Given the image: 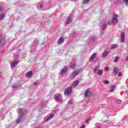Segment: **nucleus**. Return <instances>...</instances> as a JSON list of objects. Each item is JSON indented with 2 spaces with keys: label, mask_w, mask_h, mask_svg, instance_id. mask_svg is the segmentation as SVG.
Masks as SVG:
<instances>
[{
  "label": "nucleus",
  "mask_w": 128,
  "mask_h": 128,
  "mask_svg": "<svg viewBox=\"0 0 128 128\" xmlns=\"http://www.w3.org/2000/svg\"><path fill=\"white\" fill-rule=\"evenodd\" d=\"M17 112L18 114V118L16 120V124H20L24 120V113L22 112V109L20 108L17 110Z\"/></svg>",
  "instance_id": "1"
},
{
  "label": "nucleus",
  "mask_w": 128,
  "mask_h": 128,
  "mask_svg": "<svg viewBox=\"0 0 128 128\" xmlns=\"http://www.w3.org/2000/svg\"><path fill=\"white\" fill-rule=\"evenodd\" d=\"M118 15L116 14H114L113 16V18L112 20H109L108 22L106 24L107 26H110L112 24H118Z\"/></svg>",
  "instance_id": "2"
},
{
  "label": "nucleus",
  "mask_w": 128,
  "mask_h": 128,
  "mask_svg": "<svg viewBox=\"0 0 128 128\" xmlns=\"http://www.w3.org/2000/svg\"><path fill=\"white\" fill-rule=\"evenodd\" d=\"M82 70L80 69L74 71L72 72V74L70 75V78H71L72 80H74V78L76 76H78V74H80V72H82Z\"/></svg>",
  "instance_id": "3"
},
{
  "label": "nucleus",
  "mask_w": 128,
  "mask_h": 128,
  "mask_svg": "<svg viewBox=\"0 0 128 128\" xmlns=\"http://www.w3.org/2000/svg\"><path fill=\"white\" fill-rule=\"evenodd\" d=\"M6 37L4 36L2 34L0 36V48H3L6 44Z\"/></svg>",
  "instance_id": "4"
},
{
  "label": "nucleus",
  "mask_w": 128,
  "mask_h": 128,
  "mask_svg": "<svg viewBox=\"0 0 128 128\" xmlns=\"http://www.w3.org/2000/svg\"><path fill=\"white\" fill-rule=\"evenodd\" d=\"M72 87L69 86L66 88L64 90V94L65 96H70V94H72Z\"/></svg>",
  "instance_id": "5"
},
{
  "label": "nucleus",
  "mask_w": 128,
  "mask_h": 128,
  "mask_svg": "<svg viewBox=\"0 0 128 128\" xmlns=\"http://www.w3.org/2000/svg\"><path fill=\"white\" fill-rule=\"evenodd\" d=\"M54 98L58 102H62V98L60 94H56L54 95Z\"/></svg>",
  "instance_id": "6"
},
{
  "label": "nucleus",
  "mask_w": 128,
  "mask_h": 128,
  "mask_svg": "<svg viewBox=\"0 0 128 128\" xmlns=\"http://www.w3.org/2000/svg\"><path fill=\"white\" fill-rule=\"evenodd\" d=\"M18 61L16 60H14L13 61V62H12V64H11V66L12 68H16V66H18Z\"/></svg>",
  "instance_id": "7"
},
{
  "label": "nucleus",
  "mask_w": 128,
  "mask_h": 128,
  "mask_svg": "<svg viewBox=\"0 0 128 128\" xmlns=\"http://www.w3.org/2000/svg\"><path fill=\"white\" fill-rule=\"evenodd\" d=\"M68 70V68L64 67L63 69L61 70L60 74H66V72Z\"/></svg>",
  "instance_id": "8"
},
{
  "label": "nucleus",
  "mask_w": 128,
  "mask_h": 128,
  "mask_svg": "<svg viewBox=\"0 0 128 128\" xmlns=\"http://www.w3.org/2000/svg\"><path fill=\"white\" fill-rule=\"evenodd\" d=\"M121 39H120V42H124V33L122 32L120 34Z\"/></svg>",
  "instance_id": "9"
},
{
  "label": "nucleus",
  "mask_w": 128,
  "mask_h": 128,
  "mask_svg": "<svg viewBox=\"0 0 128 128\" xmlns=\"http://www.w3.org/2000/svg\"><path fill=\"white\" fill-rule=\"evenodd\" d=\"M79 84H80V81L76 80L73 83H72V86H73V88H74L76 86H78Z\"/></svg>",
  "instance_id": "10"
},
{
  "label": "nucleus",
  "mask_w": 128,
  "mask_h": 128,
  "mask_svg": "<svg viewBox=\"0 0 128 128\" xmlns=\"http://www.w3.org/2000/svg\"><path fill=\"white\" fill-rule=\"evenodd\" d=\"M72 16H70L66 22V24H70L72 22Z\"/></svg>",
  "instance_id": "11"
},
{
  "label": "nucleus",
  "mask_w": 128,
  "mask_h": 128,
  "mask_svg": "<svg viewBox=\"0 0 128 128\" xmlns=\"http://www.w3.org/2000/svg\"><path fill=\"white\" fill-rule=\"evenodd\" d=\"M95 58H96V53L93 54L90 59V62H94V60Z\"/></svg>",
  "instance_id": "12"
},
{
  "label": "nucleus",
  "mask_w": 128,
  "mask_h": 128,
  "mask_svg": "<svg viewBox=\"0 0 128 128\" xmlns=\"http://www.w3.org/2000/svg\"><path fill=\"white\" fill-rule=\"evenodd\" d=\"M90 88H88L86 90V91L84 92V97L88 98V94H90Z\"/></svg>",
  "instance_id": "13"
},
{
  "label": "nucleus",
  "mask_w": 128,
  "mask_h": 128,
  "mask_svg": "<svg viewBox=\"0 0 128 128\" xmlns=\"http://www.w3.org/2000/svg\"><path fill=\"white\" fill-rule=\"evenodd\" d=\"M64 40L62 37H61L58 39V44H64Z\"/></svg>",
  "instance_id": "14"
},
{
  "label": "nucleus",
  "mask_w": 128,
  "mask_h": 128,
  "mask_svg": "<svg viewBox=\"0 0 128 128\" xmlns=\"http://www.w3.org/2000/svg\"><path fill=\"white\" fill-rule=\"evenodd\" d=\"M116 88V86H110V92H114V89Z\"/></svg>",
  "instance_id": "15"
},
{
  "label": "nucleus",
  "mask_w": 128,
  "mask_h": 128,
  "mask_svg": "<svg viewBox=\"0 0 128 128\" xmlns=\"http://www.w3.org/2000/svg\"><path fill=\"white\" fill-rule=\"evenodd\" d=\"M118 74V68H114V76H116Z\"/></svg>",
  "instance_id": "16"
},
{
  "label": "nucleus",
  "mask_w": 128,
  "mask_h": 128,
  "mask_svg": "<svg viewBox=\"0 0 128 128\" xmlns=\"http://www.w3.org/2000/svg\"><path fill=\"white\" fill-rule=\"evenodd\" d=\"M32 71H29L27 74H26V76L27 78H30L32 76Z\"/></svg>",
  "instance_id": "17"
},
{
  "label": "nucleus",
  "mask_w": 128,
  "mask_h": 128,
  "mask_svg": "<svg viewBox=\"0 0 128 128\" xmlns=\"http://www.w3.org/2000/svg\"><path fill=\"white\" fill-rule=\"evenodd\" d=\"M76 66V64H72L69 65V68H72V70H74Z\"/></svg>",
  "instance_id": "18"
},
{
  "label": "nucleus",
  "mask_w": 128,
  "mask_h": 128,
  "mask_svg": "<svg viewBox=\"0 0 128 128\" xmlns=\"http://www.w3.org/2000/svg\"><path fill=\"white\" fill-rule=\"evenodd\" d=\"M104 58H106L108 56V51H104L102 54Z\"/></svg>",
  "instance_id": "19"
},
{
  "label": "nucleus",
  "mask_w": 128,
  "mask_h": 128,
  "mask_svg": "<svg viewBox=\"0 0 128 128\" xmlns=\"http://www.w3.org/2000/svg\"><path fill=\"white\" fill-rule=\"evenodd\" d=\"M98 76H102V70H99L96 73Z\"/></svg>",
  "instance_id": "20"
},
{
  "label": "nucleus",
  "mask_w": 128,
  "mask_h": 128,
  "mask_svg": "<svg viewBox=\"0 0 128 128\" xmlns=\"http://www.w3.org/2000/svg\"><path fill=\"white\" fill-rule=\"evenodd\" d=\"M34 44H38V38H36L33 42Z\"/></svg>",
  "instance_id": "21"
},
{
  "label": "nucleus",
  "mask_w": 128,
  "mask_h": 128,
  "mask_svg": "<svg viewBox=\"0 0 128 128\" xmlns=\"http://www.w3.org/2000/svg\"><path fill=\"white\" fill-rule=\"evenodd\" d=\"M6 17V15L4 14H0V20H4Z\"/></svg>",
  "instance_id": "22"
},
{
  "label": "nucleus",
  "mask_w": 128,
  "mask_h": 128,
  "mask_svg": "<svg viewBox=\"0 0 128 128\" xmlns=\"http://www.w3.org/2000/svg\"><path fill=\"white\" fill-rule=\"evenodd\" d=\"M116 46H118V45L116 44H114L111 46V50H114L116 48Z\"/></svg>",
  "instance_id": "23"
},
{
  "label": "nucleus",
  "mask_w": 128,
  "mask_h": 128,
  "mask_svg": "<svg viewBox=\"0 0 128 128\" xmlns=\"http://www.w3.org/2000/svg\"><path fill=\"white\" fill-rule=\"evenodd\" d=\"M54 118V114H51L47 118V120H52Z\"/></svg>",
  "instance_id": "24"
},
{
  "label": "nucleus",
  "mask_w": 128,
  "mask_h": 128,
  "mask_svg": "<svg viewBox=\"0 0 128 128\" xmlns=\"http://www.w3.org/2000/svg\"><path fill=\"white\" fill-rule=\"evenodd\" d=\"M38 6H39V8H40L41 10L44 8V4H38Z\"/></svg>",
  "instance_id": "25"
},
{
  "label": "nucleus",
  "mask_w": 128,
  "mask_h": 128,
  "mask_svg": "<svg viewBox=\"0 0 128 128\" xmlns=\"http://www.w3.org/2000/svg\"><path fill=\"white\" fill-rule=\"evenodd\" d=\"M98 67H95L94 68V74H96L98 72Z\"/></svg>",
  "instance_id": "26"
},
{
  "label": "nucleus",
  "mask_w": 128,
  "mask_h": 128,
  "mask_svg": "<svg viewBox=\"0 0 128 128\" xmlns=\"http://www.w3.org/2000/svg\"><path fill=\"white\" fill-rule=\"evenodd\" d=\"M106 26H108V24H103V26H102V30H105L106 28Z\"/></svg>",
  "instance_id": "27"
},
{
  "label": "nucleus",
  "mask_w": 128,
  "mask_h": 128,
  "mask_svg": "<svg viewBox=\"0 0 128 128\" xmlns=\"http://www.w3.org/2000/svg\"><path fill=\"white\" fill-rule=\"evenodd\" d=\"M103 82H104V84H110V81L106 80H104L103 81Z\"/></svg>",
  "instance_id": "28"
},
{
  "label": "nucleus",
  "mask_w": 128,
  "mask_h": 128,
  "mask_svg": "<svg viewBox=\"0 0 128 128\" xmlns=\"http://www.w3.org/2000/svg\"><path fill=\"white\" fill-rule=\"evenodd\" d=\"M118 60H120L119 57H116L114 60V62H118Z\"/></svg>",
  "instance_id": "29"
},
{
  "label": "nucleus",
  "mask_w": 128,
  "mask_h": 128,
  "mask_svg": "<svg viewBox=\"0 0 128 128\" xmlns=\"http://www.w3.org/2000/svg\"><path fill=\"white\" fill-rule=\"evenodd\" d=\"M88 2H90V0H83V4H88Z\"/></svg>",
  "instance_id": "30"
},
{
  "label": "nucleus",
  "mask_w": 128,
  "mask_h": 128,
  "mask_svg": "<svg viewBox=\"0 0 128 128\" xmlns=\"http://www.w3.org/2000/svg\"><path fill=\"white\" fill-rule=\"evenodd\" d=\"M96 40V36H94L92 38V40L93 41V42H94V40Z\"/></svg>",
  "instance_id": "31"
},
{
  "label": "nucleus",
  "mask_w": 128,
  "mask_h": 128,
  "mask_svg": "<svg viewBox=\"0 0 128 128\" xmlns=\"http://www.w3.org/2000/svg\"><path fill=\"white\" fill-rule=\"evenodd\" d=\"M12 88H18V85L17 84L12 85Z\"/></svg>",
  "instance_id": "32"
},
{
  "label": "nucleus",
  "mask_w": 128,
  "mask_h": 128,
  "mask_svg": "<svg viewBox=\"0 0 128 128\" xmlns=\"http://www.w3.org/2000/svg\"><path fill=\"white\" fill-rule=\"evenodd\" d=\"M74 104V102L72 100H70L68 101L69 104Z\"/></svg>",
  "instance_id": "33"
},
{
  "label": "nucleus",
  "mask_w": 128,
  "mask_h": 128,
  "mask_svg": "<svg viewBox=\"0 0 128 128\" xmlns=\"http://www.w3.org/2000/svg\"><path fill=\"white\" fill-rule=\"evenodd\" d=\"M90 118H89L87 119L86 121V124H88V122H90Z\"/></svg>",
  "instance_id": "34"
},
{
  "label": "nucleus",
  "mask_w": 128,
  "mask_h": 128,
  "mask_svg": "<svg viewBox=\"0 0 128 128\" xmlns=\"http://www.w3.org/2000/svg\"><path fill=\"white\" fill-rule=\"evenodd\" d=\"M4 10V6H0V12H2Z\"/></svg>",
  "instance_id": "35"
},
{
  "label": "nucleus",
  "mask_w": 128,
  "mask_h": 128,
  "mask_svg": "<svg viewBox=\"0 0 128 128\" xmlns=\"http://www.w3.org/2000/svg\"><path fill=\"white\" fill-rule=\"evenodd\" d=\"M118 76H122V74L121 73V72H119L118 73Z\"/></svg>",
  "instance_id": "36"
},
{
  "label": "nucleus",
  "mask_w": 128,
  "mask_h": 128,
  "mask_svg": "<svg viewBox=\"0 0 128 128\" xmlns=\"http://www.w3.org/2000/svg\"><path fill=\"white\" fill-rule=\"evenodd\" d=\"M124 2L125 4H128V0H122Z\"/></svg>",
  "instance_id": "37"
},
{
  "label": "nucleus",
  "mask_w": 128,
  "mask_h": 128,
  "mask_svg": "<svg viewBox=\"0 0 128 128\" xmlns=\"http://www.w3.org/2000/svg\"><path fill=\"white\" fill-rule=\"evenodd\" d=\"M86 127V126H84V124H82L80 128H84Z\"/></svg>",
  "instance_id": "38"
},
{
  "label": "nucleus",
  "mask_w": 128,
  "mask_h": 128,
  "mask_svg": "<svg viewBox=\"0 0 128 128\" xmlns=\"http://www.w3.org/2000/svg\"><path fill=\"white\" fill-rule=\"evenodd\" d=\"M108 70V67H106V68H105V70Z\"/></svg>",
  "instance_id": "39"
},
{
  "label": "nucleus",
  "mask_w": 128,
  "mask_h": 128,
  "mask_svg": "<svg viewBox=\"0 0 128 128\" xmlns=\"http://www.w3.org/2000/svg\"><path fill=\"white\" fill-rule=\"evenodd\" d=\"M118 104H121L122 100H118Z\"/></svg>",
  "instance_id": "40"
},
{
  "label": "nucleus",
  "mask_w": 128,
  "mask_h": 128,
  "mask_svg": "<svg viewBox=\"0 0 128 128\" xmlns=\"http://www.w3.org/2000/svg\"><path fill=\"white\" fill-rule=\"evenodd\" d=\"M126 61L128 62V56L126 58Z\"/></svg>",
  "instance_id": "41"
},
{
  "label": "nucleus",
  "mask_w": 128,
  "mask_h": 128,
  "mask_svg": "<svg viewBox=\"0 0 128 128\" xmlns=\"http://www.w3.org/2000/svg\"><path fill=\"white\" fill-rule=\"evenodd\" d=\"M36 82H34V86H36Z\"/></svg>",
  "instance_id": "42"
},
{
  "label": "nucleus",
  "mask_w": 128,
  "mask_h": 128,
  "mask_svg": "<svg viewBox=\"0 0 128 128\" xmlns=\"http://www.w3.org/2000/svg\"><path fill=\"white\" fill-rule=\"evenodd\" d=\"M74 2H76V0H73Z\"/></svg>",
  "instance_id": "43"
}]
</instances>
